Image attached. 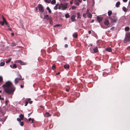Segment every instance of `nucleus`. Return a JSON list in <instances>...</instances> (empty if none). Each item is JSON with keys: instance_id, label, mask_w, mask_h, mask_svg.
<instances>
[{"instance_id": "obj_1", "label": "nucleus", "mask_w": 130, "mask_h": 130, "mask_svg": "<svg viewBox=\"0 0 130 130\" xmlns=\"http://www.w3.org/2000/svg\"><path fill=\"white\" fill-rule=\"evenodd\" d=\"M2 86L4 89L5 92L9 94L13 93L15 89V87L10 81L6 82Z\"/></svg>"}, {"instance_id": "obj_2", "label": "nucleus", "mask_w": 130, "mask_h": 130, "mask_svg": "<svg viewBox=\"0 0 130 130\" xmlns=\"http://www.w3.org/2000/svg\"><path fill=\"white\" fill-rule=\"evenodd\" d=\"M130 41V33H127L126 36L124 40V43H126Z\"/></svg>"}, {"instance_id": "obj_3", "label": "nucleus", "mask_w": 130, "mask_h": 130, "mask_svg": "<svg viewBox=\"0 0 130 130\" xmlns=\"http://www.w3.org/2000/svg\"><path fill=\"white\" fill-rule=\"evenodd\" d=\"M38 8L39 11L41 13L44 12V7L42 5L40 4H39L38 5Z\"/></svg>"}, {"instance_id": "obj_4", "label": "nucleus", "mask_w": 130, "mask_h": 130, "mask_svg": "<svg viewBox=\"0 0 130 130\" xmlns=\"http://www.w3.org/2000/svg\"><path fill=\"white\" fill-rule=\"evenodd\" d=\"M19 78H16L15 79L14 82L15 84H17L18 83L19 81L22 78V76L20 75H19Z\"/></svg>"}, {"instance_id": "obj_5", "label": "nucleus", "mask_w": 130, "mask_h": 130, "mask_svg": "<svg viewBox=\"0 0 130 130\" xmlns=\"http://www.w3.org/2000/svg\"><path fill=\"white\" fill-rule=\"evenodd\" d=\"M90 51L91 52L93 53H96L98 51L97 47H96L92 49H91Z\"/></svg>"}, {"instance_id": "obj_6", "label": "nucleus", "mask_w": 130, "mask_h": 130, "mask_svg": "<svg viewBox=\"0 0 130 130\" xmlns=\"http://www.w3.org/2000/svg\"><path fill=\"white\" fill-rule=\"evenodd\" d=\"M67 4L65 3L64 4H61V6L62 7V10H65L67 8Z\"/></svg>"}, {"instance_id": "obj_7", "label": "nucleus", "mask_w": 130, "mask_h": 130, "mask_svg": "<svg viewBox=\"0 0 130 130\" xmlns=\"http://www.w3.org/2000/svg\"><path fill=\"white\" fill-rule=\"evenodd\" d=\"M15 63H20V64L22 65H26V63L25 62H23L21 60H16L15 61Z\"/></svg>"}, {"instance_id": "obj_8", "label": "nucleus", "mask_w": 130, "mask_h": 130, "mask_svg": "<svg viewBox=\"0 0 130 130\" xmlns=\"http://www.w3.org/2000/svg\"><path fill=\"white\" fill-rule=\"evenodd\" d=\"M19 117L20 119L19 118H17V120L18 121H20L21 120H23L24 117V115L23 114H20V115Z\"/></svg>"}, {"instance_id": "obj_9", "label": "nucleus", "mask_w": 130, "mask_h": 130, "mask_svg": "<svg viewBox=\"0 0 130 130\" xmlns=\"http://www.w3.org/2000/svg\"><path fill=\"white\" fill-rule=\"evenodd\" d=\"M109 18L111 22L112 23L115 22L118 19V18H113L111 17H110Z\"/></svg>"}, {"instance_id": "obj_10", "label": "nucleus", "mask_w": 130, "mask_h": 130, "mask_svg": "<svg viewBox=\"0 0 130 130\" xmlns=\"http://www.w3.org/2000/svg\"><path fill=\"white\" fill-rule=\"evenodd\" d=\"M31 99L30 98H27L25 100V106H26L27 105L28 103V101H30Z\"/></svg>"}, {"instance_id": "obj_11", "label": "nucleus", "mask_w": 130, "mask_h": 130, "mask_svg": "<svg viewBox=\"0 0 130 130\" xmlns=\"http://www.w3.org/2000/svg\"><path fill=\"white\" fill-rule=\"evenodd\" d=\"M51 116V115L50 114L49 112H46L44 114V116L45 117H49Z\"/></svg>"}, {"instance_id": "obj_12", "label": "nucleus", "mask_w": 130, "mask_h": 130, "mask_svg": "<svg viewBox=\"0 0 130 130\" xmlns=\"http://www.w3.org/2000/svg\"><path fill=\"white\" fill-rule=\"evenodd\" d=\"M75 16L74 15H72V16L71 17V19L72 22H74L75 21Z\"/></svg>"}, {"instance_id": "obj_13", "label": "nucleus", "mask_w": 130, "mask_h": 130, "mask_svg": "<svg viewBox=\"0 0 130 130\" xmlns=\"http://www.w3.org/2000/svg\"><path fill=\"white\" fill-rule=\"evenodd\" d=\"M104 24L106 26L108 25L109 24V22L108 20L107 19L106 20L104 21Z\"/></svg>"}, {"instance_id": "obj_14", "label": "nucleus", "mask_w": 130, "mask_h": 130, "mask_svg": "<svg viewBox=\"0 0 130 130\" xmlns=\"http://www.w3.org/2000/svg\"><path fill=\"white\" fill-rule=\"evenodd\" d=\"M97 20L100 23L101 21H102L103 19L102 18H100L98 16L97 17Z\"/></svg>"}, {"instance_id": "obj_15", "label": "nucleus", "mask_w": 130, "mask_h": 130, "mask_svg": "<svg viewBox=\"0 0 130 130\" xmlns=\"http://www.w3.org/2000/svg\"><path fill=\"white\" fill-rule=\"evenodd\" d=\"M50 19V18H49V16L48 15L46 14L44 16V19H46L47 20H48Z\"/></svg>"}, {"instance_id": "obj_16", "label": "nucleus", "mask_w": 130, "mask_h": 130, "mask_svg": "<svg viewBox=\"0 0 130 130\" xmlns=\"http://www.w3.org/2000/svg\"><path fill=\"white\" fill-rule=\"evenodd\" d=\"M87 14V17L89 18H91L92 17V14L90 13H88Z\"/></svg>"}, {"instance_id": "obj_17", "label": "nucleus", "mask_w": 130, "mask_h": 130, "mask_svg": "<svg viewBox=\"0 0 130 130\" xmlns=\"http://www.w3.org/2000/svg\"><path fill=\"white\" fill-rule=\"evenodd\" d=\"M73 36L75 38H77L78 37L77 34L76 32L74 33L73 35Z\"/></svg>"}, {"instance_id": "obj_18", "label": "nucleus", "mask_w": 130, "mask_h": 130, "mask_svg": "<svg viewBox=\"0 0 130 130\" xmlns=\"http://www.w3.org/2000/svg\"><path fill=\"white\" fill-rule=\"evenodd\" d=\"M69 65L68 64H66L65 65H64V68L66 69H69Z\"/></svg>"}, {"instance_id": "obj_19", "label": "nucleus", "mask_w": 130, "mask_h": 130, "mask_svg": "<svg viewBox=\"0 0 130 130\" xmlns=\"http://www.w3.org/2000/svg\"><path fill=\"white\" fill-rule=\"evenodd\" d=\"M106 51H108L109 52H111L112 51L111 48L110 47H108L107 48H106Z\"/></svg>"}, {"instance_id": "obj_20", "label": "nucleus", "mask_w": 130, "mask_h": 130, "mask_svg": "<svg viewBox=\"0 0 130 130\" xmlns=\"http://www.w3.org/2000/svg\"><path fill=\"white\" fill-rule=\"evenodd\" d=\"M120 5V2H117L116 5V6L117 7H118Z\"/></svg>"}, {"instance_id": "obj_21", "label": "nucleus", "mask_w": 130, "mask_h": 130, "mask_svg": "<svg viewBox=\"0 0 130 130\" xmlns=\"http://www.w3.org/2000/svg\"><path fill=\"white\" fill-rule=\"evenodd\" d=\"M59 6V4L57 3L56 5V6L54 7V9L55 10L57 9L58 6Z\"/></svg>"}, {"instance_id": "obj_22", "label": "nucleus", "mask_w": 130, "mask_h": 130, "mask_svg": "<svg viewBox=\"0 0 130 130\" xmlns=\"http://www.w3.org/2000/svg\"><path fill=\"white\" fill-rule=\"evenodd\" d=\"M112 17L113 18H118L117 17V14L116 13L113 14Z\"/></svg>"}, {"instance_id": "obj_23", "label": "nucleus", "mask_w": 130, "mask_h": 130, "mask_svg": "<svg viewBox=\"0 0 130 130\" xmlns=\"http://www.w3.org/2000/svg\"><path fill=\"white\" fill-rule=\"evenodd\" d=\"M46 9L48 11V12L49 13H51V10L49 7H48L46 8Z\"/></svg>"}, {"instance_id": "obj_24", "label": "nucleus", "mask_w": 130, "mask_h": 130, "mask_svg": "<svg viewBox=\"0 0 130 130\" xmlns=\"http://www.w3.org/2000/svg\"><path fill=\"white\" fill-rule=\"evenodd\" d=\"M108 15L109 16H110L111 14H112V11H109L108 12Z\"/></svg>"}, {"instance_id": "obj_25", "label": "nucleus", "mask_w": 130, "mask_h": 130, "mask_svg": "<svg viewBox=\"0 0 130 130\" xmlns=\"http://www.w3.org/2000/svg\"><path fill=\"white\" fill-rule=\"evenodd\" d=\"M77 18L78 19H80L81 18V15L80 13H78L77 12Z\"/></svg>"}, {"instance_id": "obj_26", "label": "nucleus", "mask_w": 130, "mask_h": 130, "mask_svg": "<svg viewBox=\"0 0 130 130\" xmlns=\"http://www.w3.org/2000/svg\"><path fill=\"white\" fill-rule=\"evenodd\" d=\"M123 10L125 12L127 11V9L125 7H123L122 8Z\"/></svg>"}, {"instance_id": "obj_27", "label": "nucleus", "mask_w": 130, "mask_h": 130, "mask_svg": "<svg viewBox=\"0 0 130 130\" xmlns=\"http://www.w3.org/2000/svg\"><path fill=\"white\" fill-rule=\"evenodd\" d=\"M48 20H49V22H50V24H53V22L52 20H51V18H50Z\"/></svg>"}, {"instance_id": "obj_28", "label": "nucleus", "mask_w": 130, "mask_h": 130, "mask_svg": "<svg viewBox=\"0 0 130 130\" xmlns=\"http://www.w3.org/2000/svg\"><path fill=\"white\" fill-rule=\"evenodd\" d=\"M44 1L46 3H50L51 2V0H44Z\"/></svg>"}, {"instance_id": "obj_29", "label": "nucleus", "mask_w": 130, "mask_h": 130, "mask_svg": "<svg viewBox=\"0 0 130 130\" xmlns=\"http://www.w3.org/2000/svg\"><path fill=\"white\" fill-rule=\"evenodd\" d=\"M75 4L77 5L78 6L79 5V3L77 0H75Z\"/></svg>"}, {"instance_id": "obj_30", "label": "nucleus", "mask_w": 130, "mask_h": 130, "mask_svg": "<svg viewBox=\"0 0 130 130\" xmlns=\"http://www.w3.org/2000/svg\"><path fill=\"white\" fill-rule=\"evenodd\" d=\"M56 3V0H53L51 2V4H54Z\"/></svg>"}, {"instance_id": "obj_31", "label": "nucleus", "mask_w": 130, "mask_h": 130, "mask_svg": "<svg viewBox=\"0 0 130 130\" xmlns=\"http://www.w3.org/2000/svg\"><path fill=\"white\" fill-rule=\"evenodd\" d=\"M65 17L66 18H69L70 16L68 13H67L65 14Z\"/></svg>"}, {"instance_id": "obj_32", "label": "nucleus", "mask_w": 130, "mask_h": 130, "mask_svg": "<svg viewBox=\"0 0 130 130\" xmlns=\"http://www.w3.org/2000/svg\"><path fill=\"white\" fill-rule=\"evenodd\" d=\"M11 58H10L9 59H8V60L7 61H6V63H9L10 62V61H11Z\"/></svg>"}, {"instance_id": "obj_33", "label": "nucleus", "mask_w": 130, "mask_h": 130, "mask_svg": "<svg viewBox=\"0 0 130 130\" xmlns=\"http://www.w3.org/2000/svg\"><path fill=\"white\" fill-rule=\"evenodd\" d=\"M86 14H87V13H83V17L85 18H87Z\"/></svg>"}, {"instance_id": "obj_34", "label": "nucleus", "mask_w": 130, "mask_h": 130, "mask_svg": "<svg viewBox=\"0 0 130 130\" xmlns=\"http://www.w3.org/2000/svg\"><path fill=\"white\" fill-rule=\"evenodd\" d=\"M129 28L128 27H125V30L126 31H128L129 30Z\"/></svg>"}, {"instance_id": "obj_35", "label": "nucleus", "mask_w": 130, "mask_h": 130, "mask_svg": "<svg viewBox=\"0 0 130 130\" xmlns=\"http://www.w3.org/2000/svg\"><path fill=\"white\" fill-rule=\"evenodd\" d=\"M17 68V66L15 64H14L13 65L12 68L13 69H15Z\"/></svg>"}, {"instance_id": "obj_36", "label": "nucleus", "mask_w": 130, "mask_h": 130, "mask_svg": "<svg viewBox=\"0 0 130 130\" xmlns=\"http://www.w3.org/2000/svg\"><path fill=\"white\" fill-rule=\"evenodd\" d=\"M5 64V63L3 62H1L0 64V65L1 66H3Z\"/></svg>"}, {"instance_id": "obj_37", "label": "nucleus", "mask_w": 130, "mask_h": 130, "mask_svg": "<svg viewBox=\"0 0 130 130\" xmlns=\"http://www.w3.org/2000/svg\"><path fill=\"white\" fill-rule=\"evenodd\" d=\"M0 24L2 25H4L5 24V22L4 21H0Z\"/></svg>"}, {"instance_id": "obj_38", "label": "nucleus", "mask_w": 130, "mask_h": 130, "mask_svg": "<svg viewBox=\"0 0 130 130\" xmlns=\"http://www.w3.org/2000/svg\"><path fill=\"white\" fill-rule=\"evenodd\" d=\"M72 9L73 10L77 8L76 6H73L72 7Z\"/></svg>"}, {"instance_id": "obj_39", "label": "nucleus", "mask_w": 130, "mask_h": 130, "mask_svg": "<svg viewBox=\"0 0 130 130\" xmlns=\"http://www.w3.org/2000/svg\"><path fill=\"white\" fill-rule=\"evenodd\" d=\"M20 125L22 126H23L24 125V123L22 121H20Z\"/></svg>"}, {"instance_id": "obj_40", "label": "nucleus", "mask_w": 130, "mask_h": 130, "mask_svg": "<svg viewBox=\"0 0 130 130\" xmlns=\"http://www.w3.org/2000/svg\"><path fill=\"white\" fill-rule=\"evenodd\" d=\"M52 68L53 70H54L56 68V66L54 64H53L52 67Z\"/></svg>"}, {"instance_id": "obj_41", "label": "nucleus", "mask_w": 130, "mask_h": 130, "mask_svg": "<svg viewBox=\"0 0 130 130\" xmlns=\"http://www.w3.org/2000/svg\"><path fill=\"white\" fill-rule=\"evenodd\" d=\"M3 79L2 77L1 76H0V82H1L3 81Z\"/></svg>"}, {"instance_id": "obj_42", "label": "nucleus", "mask_w": 130, "mask_h": 130, "mask_svg": "<svg viewBox=\"0 0 130 130\" xmlns=\"http://www.w3.org/2000/svg\"><path fill=\"white\" fill-rule=\"evenodd\" d=\"M31 120H32V123H33L34 122V120L33 119H31V118H29L28 119V120L29 121H30Z\"/></svg>"}, {"instance_id": "obj_43", "label": "nucleus", "mask_w": 130, "mask_h": 130, "mask_svg": "<svg viewBox=\"0 0 130 130\" xmlns=\"http://www.w3.org/2000/svg\"><path fill=\"white\" fill-rule=\"evenodd\" d=\"M2 18L3 20V21L5 22L6 21L5 19V18L3 16H2Z\"/></svg>"}, {"instance_id": "obj_44", "label": "nucleus", "mask_w": 130, "mask_h": 130, "mask_svg": "<svg viewBox=\"0 0 130 130\" xmlns=\"http://www.w3.org/2000/svg\"><path fill=\"white\" fill-rule=\"evenodd\" d=\"M60 26V24H56L54 26V27H59Z\"/></svg>"}, {"instance_id": "obj_45", "label": "nucleus", "mask_w": 130, "mask_h": 130, "mask_svg": "<svg viewBox=\"0 0 130 130\" xmlns=\"http://www.w3.org/2000/svg\"><path fill=\"white\" fill-rule=\"evenodd\" d=\"M90 13L89 12V10L88 9H87V11H86V13L87 14L88 13Z\"/></svg>"}, {"instance_id": "obj_46", "label": "nucleus", "mask_w": 130, "mask_h": 130, "mask_svg": "<svg viewBox=\"0 0 130 130\" xmlns=\"http://www.w3.org/2000/svg\"><path fill=\"white\" fill-rule=\"evenodd\" d=\"M114 29V27H112L110 29V30H113Z\"/></svg>"}, {"instance_id": "obj_47", "label": "nucleus", "mask_w": 130, "mask_h": 130, "mask_svg": "<svg viewBox=\"0 0 130 130\" xmlns=\"http://www.w3.org/2000/svg\"><path fill=\"white\" fill-rule=\"evenodd\" d=\"M29 101V102L28 101V102L30 104H31L33 102V101Z\"/></svg>"}, {"instance_id": "obj_48", "label": "nucleus", "mask_w": 130, "mask_h": 130, "mask_svg": "<svg viewBox=\"0 0 130 130\" xmlns=\"http://www.w3.org/2000/svg\"><path fill=\"white\" fill-rule=\"evenodd\" d=\"M78 2L79 3H81L82 1V0H77Z\"/></svg>"}, {"instance_id": "obj_49", "label": "nucleus", "mask_w": 130, "mask_h": 130, "mask_svg": "<svg viewBox=\"0 0 130 130\" xmlns=\"http://www.w3.org/2000/svg\"><path fill=\"white\" fill-rule=\"evenodd\" d=\"M8 102V100H6L5 102V104L6 105H7V103Z\"/></svg>"}, {"instance_id": "obj_50", "label": "nucleus", "mask_w": 130, "mask_h": 130, "mask_svg": "<svg viewBox=\"0 0 130 130\" xmlns=\"http://www.w3.org/2000/svg\"><path fill=\"white\" fill-rule=\"evenodd\" d=\"M68 45L67 44H66L64 46V47H68Z\"/></svg>"}, {"instance_id": "obj_51", "label": "nucleus", "mask_w": 130, "mask_h": 130, "mask_svg": "<svg viewBox=\"0 0 130 130\" xmlns=\"http://www.w3.org/2000/svg\"><path fill=\"white\" fill-rule=\"evenodd\" d=\"M5 24H6L7 25H8V23L6 21H5Z\"/></svg>"}, {"instance_id": "obj_52", "label": "nucleus", "mask_w": 130, "mask_h": 130, "mask_svg": "<svg viewBox=\"0 0 130 130\" xmlns=\"http://www.w3.org/2000/svg\"><path fill=\"white\" fill-rule=\"evenodd\" d=\"M128 0H123V1L124 2H126Z\"/></svg>"}, {"instance_id": "obj_53", "label": "nucleus", "mask_w": 130, "mask_h": 130, "mask_svg": "<svg viewBox=\"0 0 130 130\" xmlns=\"http://www.w3.org/2000/svg\"><path fill=\"white\" fill-rule=\"evenodd\" d=\"M20 87L21 88H23L24 87V86L23 85H20Z\"/></svg>"}, {"instance_id": "obj_54", "label": "nucleus", "mask_w": 130, "mask_h": 130, "mask_svg": "<svg viewBox=\"0 0 130 130\" xmlns=\"http://www.w3.org/2000/svg\"><path fill=\"white\" fill-rule=\"evenodd\" d=\"M61 7H62L61 6H59L58 7V9H61Z\"/></svg>"}, {"instance_id": "obj_55", "label": "nucleus", "mask_w": 130, "mask_h": 130, "mask_svg": "<svg viewBox=\"0 0 130 130\" xmlns=\"http://www.w3.org/2000/svg\"><path fill=\"white\" fill-rule=\"evenodd\" d=\"M91 31L90 30H89L88 31V33L89 34H90L91 33Z\"/></svg>"}, {"instance_id": "obj_56", "label": "nucleus", "mask_w": 130, "mask_h": 130, "mask_svg": "<svg viewBox=\"0 0 130 130\" xmlns=\"http://www.w3.org/2000/svg\"><path fill=\"white\" fill-rule=\"evenodd\" d=\"M11 35L12 36H13L14 35V34L13 32H12L11 33Z\"/></svg>"}, {"instance_id": "obj_57", "label": "nucleus", "mask_w": 130, "mask_h": 130, "mask_svg": "<svg viewBox=\"0 0 130 130\" xmlns=\"http://www.w3.org/2000/svg\"><path fill=\"white\" fill-rule=\"evenodd\" d=\"M94 20H92V21H91V23L93 22H94Z\"/></svg>"}, {"instance_id": "obj_58", "label": "nucleus", "mask_w": 130, "mask_h": 130, "mask_svg": "<svg viewBox=\"0 0 130 130\" xmlns=\"http://www.w3.org/2000/svg\"><path fill=\"white\" fill-rule=\"evenodd\" d=\"M60 73L59 72H58L56 74L57 75H59Z\"/></svg>"}, {"instance_id": "obj_59", "label": "nucleus", "mask_w": 130, "mask_h": 130, "mask_svg": "<svg viewBox=\"0 0 130 130\" xmlns=\"http://www.w3.org/2000/svg\"><path fill=\"white\" fill-rule=\"evenodd\" d=\"M4 99V98H1V100H3Z\"/></svg>"}, {"instance_id": "obj_60", "label": "nucleus", "mask_w": 130, "mask_h": 130, "mask_svg": "<svg viewBox=\"0 0 130 130\" xmlns=\"http://www.w3.org/2000/svg\"><path fill=\"white\" fill-rule=\"evenodd\" d=\"M66 90L67 92H68L69 91V90L68 89H66Z\"/></svg>"}, {"instance_id": "obj_61", "label": "nucleus", "mask_w": 130, "mask_h": 130, "mask_svg": "<svg viewBox=\"0 0 130 130\" xmlns=\"http://www.w3.org/2000/svg\"><path fill=\"white\" fill-rule=\"evenodd\" d=\"M73 2H72L71 1V2H70V4H73Z\"/></svg>"}, {"instance_id": "obj_62", "label": "nucleus", "mask_w": 130, "mask_h": 130, "mask_svg": "<svg viewBox=\"0 0 130 130\" xmlns=\"http://www.w3.org/2000/svg\"><path fill=\"white\" fill-rule=\"evenodd\" d=\"M67 37H65L64 38V40H67Z\"/></svg>"}, {"instance_id": "obj_63", "label": "nucleus", "mask_w": 130, "mask_h": 130, "mask_svg": "<svg viewBox=\"0 0 130 130\" xmlns=\"http://www.w3.org/2000/svg\"><path fill=\"white\" fill-rule=\"evenodd\" d=\"M15 43L13 44V46H15Z\"/></svg>"}, {"instance_id": "obj_64", "label": "nucleus", "mask_w": 130, "mask_h": 130, "mask_svg": "<svg viewBox=\"0 0 130 130\" xmlns=\"http://www.w3.org/2000/svg\"><path fill=\"white\" fill-rule=\"evenodd\" d=\"M128 4L130 6V0L129 1Z\"/></svg>"}]
</instances>
